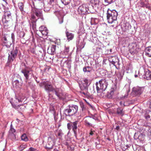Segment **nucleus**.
Returning a JSON list of instances; mask_svg holds the SVG:
<instances>
[{"label":"nucleus","instance_id":"obj_1","mask_svg":"<svg viewBox=\"0 0 151 151\" xmlns=\"http://www.w3.org/2000/svg\"><path fill=\"white\" fill-rule=\"evenodd\" d=\"M96 85L97 93L101 94L103 93L104 94L105 93L104 92L105 91L108 85L106 80L104 78L102 79L98 82H97Z\"/></svg>","mask_w":151,"mask_h":151},{"label":"nucleus","instance_id":"obj_2","mask_svg":"<svg viewBox=\"0 0 151 151\" xmlns=\"http://www.w3.org/2000/svg\"><path fill=\"white\" fill-rule=\"evenodd\" d=\"M106 14L107 19L109 23H112L114 21L116 20L118 13L115 10H111L109 9Z\"/></svg>","mask_w":151,"mask_h":151},{"label":"nucleus","instance_id":"obj_3","mask_svg":"<svg viewBox=\"0 0 151 151\" xmlns=\"http://www.w3.org/2000/svg\"><path fill=\"white\" fill-rule=\"evenodd\" d=\"M89 81L87 78H85L83 80V84L80 86L81 90V93L83 94L86 96H89L90 94L87 91L88 86L90 84H89Z\"/></svg>","mask_w":151,"mask_h":151},{"label":"nucleus","instance_id":"obj_4","mask_svg":"<svg viewBox=\"0 0 151 151\" xmlns=\"http://www.w3.org/2000/svg\"><path fill=\"white\" fill-rule=\"evenodd\" d=\"M78 110V106L75 105L70 104L69 105V109L65 110V112H67L66 116H72L76 113Z\"/></svg>","mask_w":151,"mask_h":151},{"label":"nucleus","instance_id":"obj_5","mask_svg":"<svg viewBox=\"0 0 151 151\" xmlns=\"http://www.w3.org/2000/svg\"><path fill=\"white\" fill-rule=\"evenodd\" d=\"M18 52V50L16 49L14 51L11 52L10 54H9L8 60L6 64V66H9V64L12 62L17 56Z\"/></svg>","mask_w":151,"mask_h":151},{"label":"nucleus","instance_id":"obj_6","mask_svg":"<svg viewBox=\"0 0 151 151\" xmlns=\"http://www.w3.org/2000/svg\"><path fill=\"white\" fill-rule=\"evenodd\" d=\"M87 6V5L86 4H83L80 6L78 9L79 13L82 14H85L89 13L88 9Z\"/></svg>","mask_w":151,"mask_h":151},{"label":"nucleus","instance_id":"obj_7","mask_svg":"<svg viewBox=\"0 0 151 151\" xmlns=\"http://www.w3.org/2000/svg\"><path fill=\"white\" fill-rule=\"evenodd\" d=\"M12 19L11 14L9 12H6L4 13V16L2 17V21L5 25H8L6 23Z\"/></svg>","mask_w":151,"mask_h":151},{"label":"nucleus","instance_id":"obj_8","mask_svg":"<svg viewBox=\"0 0 151 151\" xmlns=\"http://www.w3.org/2000/svg\"><path fill=\"white\" fill-rule=\"evenodd\" d=\"M143 88L139 86L134 87L132 89V94L135 96L139 95L142 93Z\"/></svg>","mask_w":151,"mask_h":151},{"label":"nucleus","instance_id":"obj_9","mask_svg":"<svg viewBox=\"0 0 151 151\" xmlns=\"http://www.w3.org/2000/svg\"><path fill=\"white\" fill-rule=\"evenodd\" d=\"M138 49L137 47L136 44L135 43H132L129 47V51L131 54L134 55L137 53Z\"/></svg>","mask_w":151,"mask_h":151},{"label":"nucleus","instance_id":"obj_10","mask_svg":"<svg viewBox=\"0 0 151 151\" xmlns=\"http://www.w3.org/2000/svg\"><path fill=\"white\" fill-rule=\"evenodd\" d=\"M96 120V118H92L91 117L87 116L84 118V122L85 124L87 126H92L91 123L93 121V119Z\"/></svg>","mask_w":151,"mask_h":151},{"label":"nucleus","instance_id":"obj_11","mask_svg":"<svg viewBox=\"0 0 151 151\" xmlns=\"http://www.w3.org/2000/svg\"><path fill=\"white\" fill-rule=\"evenodd\" d=\"M56 45H52L49 46L47 49V52L51 55H54L56 53Z\"/></svg>","mask_w":151,"mask_h":151},{"label":"nucleus","instance_id":"obj_12","mask_svg":"<svg viewBox=\"0 0 151 151\" xmlns=\"http://www.w3.org/2000/svg\"><path fill=\"white\" fill-rule=\"evenodd\" d=\"M44 85L45 86V90L47 91L48 92L50 91H53L54 88L51 84L45 82L44 83Z\"/></svg>","mask_w":151,"mask_h":151},{"label":"nucleus","instance_id":"obj_13","mask_svg":"<svg viewBox=\"0 0 151 151\" xmlns=\"http://www.w3.org/2000/svg\"><path fill=\"white\" fill-rule=\"evenodd\" d=\"M78 122L77 121H75V122H72V130L74 132L76 137L77 135L76 130L77 128V124Z\"/></svg>","mask_w":151,"mask_h":151},{"label":"nucleus","instance_id":"obj_14","mask_svg":"<svg viewBox=\"0 0 151 151\" xmlns=\"http://www.w3.org/2000/svg\"><path fill=\"white\" fill-rule=\"evenodd\" d=\"M53 91H54L56 95L60 99L62 95V93L61 92V90L58 88H54Z\"/></svg>","mask_w":151,"mask_h":151},{"label":"nucleus","instance_id":"obj_15","mask_svg":"<svg viewBox=\"0 0 151 151\" xmlns=\"http://www.w3.org/2000/svg\"><path fill=\"white\" fill-rule=\"evenodd\" d=\"M85 44V43L84 42L83 40H81L80 39L78 41V42L77 44V48L81 49L84 48Z\"/></svg>","mask_w":151,"mask_h":151},{"label":"nucleus","instance_id":"obj_16","mask_svg":"<svg viewBox=\"0 0 151 151\" xmlns=\"http://www.w3.org/2000/svg\"><path fill=\"white\" fill-rule=\"evenodd\" d=\"M53 145V141L52 140V139L51 138H49L48 142L46 146V148L49 149H50L52 148Z\"/></svg>","mask_w":151,"mask_h":151},{"label":"nucleus","instance_id":"obj_17","mask_svg":"<svg viewBox=\"0 0 151 151\" xmlns=\"http://www.w3.org/2000/svg\"><path fill=\"white\" fill-rule=\"evenodd\" d=\"M39 30L43 35H46L48 33L47 29L43 26L40 27L39 28Z\"/></svg>","mask_w":151,"mask_h":151},{"label":"nucleus","instance_id":"obj_18","mask_svg":"<svg viewBox=\"0 0 151 151\" xmlns=\"http://www.w3.org/2000/svg\"><path fill=\"white\" fill-rule=\"evenodd\" d=\"M147 3L146 0H140V4L141 7H145L149 9L150 7Z\"/></svg>","mask_w":151,"mask_h":151},{"label":"nucleus","instance_id":"obj_19","mask_svg":"<svg viewBox=\"0 0 151 151\" xmlns=\"http://www.w3.org/2000/svg\"><path fill=\"white\" fill-rule=\"evenodd\" d=\"M2 40L4 45L6 46L7 47H9L11 45V42L8 41L5 37H3Z\"/></svg>","mask_w":151,"mask_h":151},{"label":"nucleus","instance_id":"obj_20","mask_svg":"<svg viewBox=\"0 0 151 151\" xmlns=\"http://www.w3.org/2000/svg\"><path fill=\"white\" fill-rule=\"evenodd\" d=\"M66 36L67 37V39L69 40H72L74 37V35L73 33L66 31L65 32Z\"/></svg>","mask_w":151,"mask_h":151},{"label":"nucleus","instance_id":"obj_21","mask_svg":"<svg viewBox=\"0 0 151 151\" xmlns=\"http://www.w3.org/2000/svg\"><path fill=\"white\" fill-rule=\"evenodd\" d=\"M24 74L26 79L27 80L29 77V71L27 69H23L21 71Z\"/></svg>","mask_w":151,"mask_h":151},{"label":"nucleus","instance_id":"obj_22","mask_svg":"<svg viewBox=\"0 0 151 151\" xmlns=\"http://www.w3.org/2000/svg\"><path fill=\"white\" fill-rule=\"evenodd\" d=\"M109 59L110 60V61L112 62L111 63L114 65L115 63H118L119 61L118 58L116 56L112 57L111 58H110Z\"/></svg>","mask_w":151,"mask_h":151},{"label":"nucleus","instance_id":"obj_23","mask_svg":"<svg viewBox=\"0 0 151 151\" xmlns=\"http://www.w3.org/2000/svg\"><path fill=\"white\" fill-rule=\"evenodd\" d=\"M144 78L147 80L151 79V71L149 70L146 71L145 74Z\"/></svg>","mask_w":151,"mask_h":151},{"label":"nucleus","instance_id":"obj_24","mask_svg":"<svg viewBox=\"0 0 151 151\" xmlns=\"http://www.w3.org/2000/svg\"><path fill=\"white\" fill-rule=\"evenodd\" d=\"M114 90L113 88H111L109 91L108 92L107 94L105 95V96H107V97L109 98H111L112 97V96L114 94Z\"/></svg>","mask_w":151,"mask_h":151},{"label":"nucleus","instance_id":"obj_25","mask_svg":"<svg viewBox=\"0 0 151 151\" xmlns=\"http://www.w3.org/2000/svg\"><path fill=\"white\" fill-rule=\"evenodd\" d=\"M146 55L149 57H151V46L147 47L145 49Z\"/></svg>","mask_w":151,"mask_h":151},{"label":"nucleus","instance_id":"obj_26","mask_svg":"<svg viewBox=\"0 0 151 151\" xmlns=\"http://www.w3.org/2000/svg\"><path fill=\"white\" fill-rule=\"evenodd\" d=\"M145 116L146 119H149L151 116V111L148 110H147L145 115Z\"/></svg>","mask_w":151,"mask_h":151},{"label":"nucleus","instance_id":"obj_27","mask_svg":"<svg viewBox=\"0 0 151 151\" xmlns=\"http://www.w3.org/2000/svg\"><path fill=\"white\" fill-rule=\"evenodd\" d=\"M92 70L91 67L89 66H87L84 67L83 70L84 72H90Z\"/></svg>","mask_w":151,"mask_h":151},{"label":"nucleus","instance_id":"obj_28","mask_svg":"<svg viewBox=\"0 0 151 151\" xmlns=\"http://www.w3.org/2000/svg\"><path fill=\"white\" fill-rule=\"evenodd\" d=\"M36 20H32V23L30 24L31 27H32L33 29L35 30L36 29Z\"/></svg>","mask_w":151,"mask_h":151},{"label":"nucleus","instance_id":"obj_29","mask_svg":"<svg viewBox=\"0 0 151 151\" xmlns=\"http://www.w3.org/2000/svg\"><path fill=\"white\" fill-rule=\"evenodd\" d=\"M130 26L128 24H124L123 25V27H122L123 30L125 32L127 31L128 29V28Z\"/></svg>","mask_w":151,"mask_h":151},{"label":"nucleus","instance_id":"obj_30","mask_svg":"<svg viewBox=\"0 0 151 151\" xmlns=\"http://www.w3.org/2000/svg\"><path fill=\"white\" fill-rule=\"evenodd\" d=\"M55 134L60 138L61 137L62 135L63 134L62 131L61 130H58L56 131Z\"/></svg>","mask_w":151,"mask_h":151},{"label":"nucleus","instance_id":"obj_31","mask_svg":"<svg viewBox=\"0 0 151 151\" xmlns=\"http://www.w3.org/2000/svg\"><path fill=\"white\" fill-rule=\"evenodd\" d=\"M69 51V47L66 46H65V48L63 51V53L65 55L68 54Z\"/></svg>","mask_w":151,"mask_h":151},{"label":"nucleus","instance_id":"obj_32","mask_svg":"<svg viewBox=\"0 0 151 151\" xmlns=\"http://www.w3.org/2000/svg\"><path fill=\"white\" fill-rule=\"evenodd\" d=\"M21 138L22 140L26 142L28 140V139L26 134H24L22 135Z\"/></svg>","mask_w":151,"mask_h":151},{"label":"nucleus","instance_id":"obj_33","mask_svg":"<svg viewBox=\"0 0 151 151\" xmlns=\"http://www.w3.org/2000/svg\"><path fill=\"white\" fill-rule=\"evenodd\" d=\"M117 113L119 114L122 116L124 114L122 109H121L119 108L117 109Z\"/></svg>","mask_w":151,"mask_h":151},{"label":"nucleus","instance_id":"obj_34","mask_svg":"<svg viewBox=\"0 0 151 151\" xmlns=\"http://www.w3.org/2000/svg\"><path fill=\"white\" fill-rule=\"evenodd\" d=\"M61 1L63 4L66 5L69 4L70 0H61Z\"/></svg>","mask_w":151,"mask_h":151},{"label":"nucleus","instance_id":"obj_35","mask_svg":"<svg viewBox=\"0 0 151 151\" xmlns=\"http://www.w3.org/2000/svg\"><path fill=\"white\" fill-rule=\"evenodd\" d=\"M12 125H11V128L9 131V134L13 133L14 132H15V130L12 127Z\"/></svg>","mask_w":151,"mask_h":151},{"label":"nucleus","instance_id":"obj_36","mask_svg":"<svg viewBox=\"0 0 151 151\" xmlns=\"http://www.w3.org/2000/svg\"><path fill=\"white\" fill-rule=\"evenodd\" d=\"M83 29L82 28H81L79 29L78 32V34L80 35L83 34L84 33V32L83 31Z\"/></svg>","mask_w":151,"mask_h":151},{"label":"nucleus","instance_id":"obj_37","mask_svg":"<svg viewBox=\"0 0 151 151\" xmlns=\"http://www.w3.org/2000/svg\"><path fill=\"white\" fill-rule=\"evenodd\" d=\"M25 35V33L23 31H21L19 32V37L23 38Z\"/></svg>","mask_w":151,"mask_h":151},{"label":"nucleus","instance_id":"obj_38","mask_svg":"<svg viewBox=\"0 0 151 151\" xmlns=\"http://www.w3.org/2000/svg\"><path fill=\"white\" fill-rule=\"evenodd\" d=\"M104 1L105 3L107 4H111L113 1V0H104Z\"/></svg>","mask_w":151,"mask_h":151},{"label":"nucleus","instance_id":"obj_39","mask_svg":"<svg viewBox=\"0 0 151 151\" xmlns=\"http://www.w3.org/2000/svg\"><path fill=\"white\" fill-rule=\"evenodd\" d=\"M36 15L37 17H41L42 16V14L40 12H36Z\"/></svg>","mask_w":151,"mask_h":151},{"label":"nucleus","instance_id":"obj_40","mask_svg":"<svg viewBox=\"0 0 151 151\" xmlns=\"http://www.w3.org/2000/svg\"><path fill=\"white\" fill-rule=\"evenodd\" d=\"M27 147V145H21L19 148L20 147V149L21 150H23L24 149L26 148Z\"/></svg>","mask_w":151,"mask_h":151},{"label":"nucleus","instance_id":"obj_41","mask_svg":"<svg viewBox=\"0 0 151 151\" xmlns=\"http://www.w3.org/2000/svg\"><path fill=\"white\" fill-rule=\"evenodd\" d=\"M14 83H15V86L16 87V88H18L19 87V82L17 80L16 81H14Z\"/></svg>","mask_w":151,"mask_h":151},{"label":"nucleus","instance_id":"obj_42","mask_svg":"<svg viewBox=\"0 0 151 151\" xmlns=\"http://www.w3.org/2000/svg\"><path fill=\"white\" fill-rule=\"evenodd\" d=\"M72 122L70 123H68L67 124L68 128V129L70 130L72 127Z\"/></svg>","mask_w":151,"mask_h":151},{"label":"nucleus","instance_id":"obj_43","mask_svg":"<svg viewBox=\"0 0 151 151\" xmlns=\"http://www.w3.org/2000/svg\"><path fill=\"white\" fill-rule=\"evenodd\" d=\"M19 5H20V6H21V8L19 7V9H20L21 11L22 12V11L23 10L24 6L22 3H19Z\"/></svg>","mask_w":151,"mask_h":151},{"label":"nucleus","instance_id":"obj_44","mask_svg":"<svg viewBox=\"0 0 151 151\" xmlns=\"http://www.w3.org/2000/svg\"><path fill=\"white\" fill-rule=\"evenodd\" d=\"M28 151H37L36 149L33 148L32 147H30L28 150Z\"/></svg>","mask_w":151,"mask_h":151},{"label":"nucleus","instance_id":"obj_45","mask_svg":"<svg viewBox=\"0 0 151 151\" xmlns=\"http://www.w3.org/2000/svg\"><path fill=\"white\" fill-rule=\"evenodd\" d=\"M96 50L98 52H101L102 50L101 48L100 47H97L96 49Z\"/></svg>","mask_w":151,"mask_h":151},{"label":"nucleus","instance_id":"obj_46","mask_svg":"<svg viewBox=\"0 0 151 151\" xmlns=\"http://www.w3.org/2000/svg\"><path fill=\"white\" fill-rule=\"evenodd\" d=\"M59 23L60 24H61L62 23L63 21V17H61L60 18H59Z\"/></svg>","mask_w":151,"mask_h":151},{"label":"nucleus","instance_id":"obj_47","mask_svg":"<svg viewBox=\"0 0 151 151\" xmlns=\"http://www.w3.org/2000/svg\"><path fill=\"white\" fill-rule=\"evenodd\" d=\"M80 105L82 110H83L86 109V106L85 104H80Z\"/></svg>","mask_w":151,"mask_h":151},{"label":"nucleus","instance_id":"obj_48","mask_svg":"<svg viewBox=\"0 0 151 151\" xmlns=\"http://www.w3.org/2000/svg\"><path fill=\"white\" fill-rule=\"evenodd\" d=\"M35 17L34 15H32V20H35ZM35 20H37V19H36Z\"/></svg>","mask_w":151,"mask_h":151},{"label":"nucleus","instance_id":"obj_49","mask_svg":"<svg viewBox=\"0 0 151 151\" xmlns=\"http://www.w3.org/2000/svg\"><path fill=\"white\" fill-rule=\"evenodd\" d=\"M15 98L19 102V99L18 97V96H17L16 94L15 95Z\"/></svg>","mask_w":151,"mask_h":151},{"label":"nucleus","instance_id":"obj_50","mask_svg":"<svg viewBox=\"0 0 151 151\" xmlns=\"http://www.w3.org/2000/svg\"><path fill=\"white\" fill-rule=\"evenodd\" d=\"M93 132L92 131V130H91V132L90 133V135H92L93 134Z\"/></svg>","mask_w":151,"mask_h":151},{"label":"nucleus","instance_id":"obj_51","mask_svg":"<svg viewBox=\"0 0 151 151\" xmlns=\"http://www.w3.org/2000/svg\"><path fill=\"white\" fill-rule=\"evenodd\" d=\"M98 2H99V1H98L96 0V1H94V4L96 5V4H97V3H98Z\"/></svg>","mask_w":151,"mask_h":151},{"label":"nucleus","instance_id":"obj_52","mask_svg":"<svg viewBox=\"0 0 151 151\" xmlns=\"http://www.w3.org/2000/svg\"><path fill=\"white\" fill-rule=\"evenodd\" d=\"M116 129L117 130H118L119 129V126H116Z\"/></svg>","mask_w":151,"mask_h":151},{"label":"nucleus","instance_id":"obj_53","mask_svg":"<svg viewBox=\"0 0 151 151\" xmlns=\"http://www.w3.org/2000/svg\"><path fill=\"white\" fill-rule=\"evenodd\" d=\"M128 96V93H127V94H125L124 96V98H127V97Z\"/></svg>","mask_w":151,"mask_h":151},{"label":"nucleus","instance_id":"obj_54","mask_svg":"<svg viewBox=\"0 0 151 151\" xmlns=\"http://www.w3.org/2000/svg\"><path fill=\"white\" fill-rule=\"evenodd\" d=\"M13 36H14V35L12 34V39L13 41V40H14V39H13V37H14Z\"/></svg>","mask_w":151,"mask_h":151},{"label":"nucleus","instance_id":"obj_55","mask_svg":"<svg viewBox=\"0 0 151 151\" xmlns=\"http://www.w3.org/2000/svg\"><path fill=\"white\" fill-rule=\"evenodd\" d=\"M16 105V104H12V106L14 108H15V106Z\"/></svg>","mask_w":151,"mask_h":151},{"label":"nucleus","instance_id":"obj_56","mask_svg":"<svg viewBox=\"0 0 151 151\" xmlns=\"http://www.w3.org/2000/svg\"><path fill=\"white\" fill-rule=\"evenodd\" d=\"M89 106H91L92 108L93 109V107H92L91 104H89Z\"/></svg>","mask_w":151,"mask_h":151},{"label":"nucleus","instance_id":"obj_57","mask_svg":"<svg viewBox=\"0 0 151 151\" xmlns=\"http://www.w3.org/2000/svg\"><path fill=\"white\" fill-rule=\"evenodd\" d=\"M18 27V25H15V29L16 28V27Z\"/></svg>","mask_w":151,"mask_h":151},{"label":"nucleus","instance_id":"obj_58","mask_svg":"<svg viewBox=\"0 0 151 151\" xmlns=\"http://www.w3.org/2000/svg\"><path fill=\"white\" fill-rule=\"evenodd\" d=\"M6 3H7L6 1L7 0H3Z\"/></svg>","mask_w":151,"mask_h":151},{"label":"nucleus","instance_id":"obj_59","mask_svg":"<svg viewBox=\"0 0 151 151\" xmlns=\"http://www.w3.org/2000/svg\"><path fill=\"white\" fill-rule=\"evenodd\" d=\"M134 76H135V77H137V75H134Z\"/></svg>","mask_w":151,"mask_h":151},{"label":"nucleus","instance_id":"obj_60","mask_svg":"<svg viewBox=\"0 0 151 151\" xmlns=\"http://www.w3.org/2000/svg\"><path fill=\"white\" fill-rule=\"evenodd\" d=\"M16 17H17V13H16Z\"/></svg>","mask_w":151,"mask_h":151},{"label":"nucleus","instance_id":"obj_61","mask_svg":"<svg viewBox=\"0 0 151 151\" xmlns=\"http://www.w3.org/2000/svg\"><path fill=\"white\" fill-rule=\"evenodd\" d=\"M130 91V90L129 89L127 92L128 93Z\"/></svg>","mask_w":151,"mask_h":151},{"label":"nucleus","instance_id":"obj_62","mask_svg":"<svg viewBox=\"0 0 151 151\" xmlns=\"http://www.w3.org/2000/svg\"><path fill=\"white\" fill-rule=\"evenodd\" d=\"M119 104H122V102H121V101H120V102H119Z\"/></svg>","mask_w":151,"mask_h":151},{"label":"nucleus","instance_id":"obj_63","mask_svg":"<svg viewBox=\"0 0 151 151\" xmlns=\"http://www.w3.org/2000/svg\"><path fill=\"white\" fill-rule=\"evenodd\" d=\"M112 51V49H111L110 50V51L111 52Z\"/></svg>","mask_w":151,"mask_h":151},{"label":"nucleus","instance_id":"obj_64","mask_svg":"<svg viewBox=\"0 0 151 151\" xmlns=\"http://www.w3.org/2000/svg\"><path fill=\"white\" fill-rule=\"evenodd\" d=\"M105 108L106 109H108V108H106V107H105Z\"/></svg>","mask_w":151,"mask_h":151}]
</instances>
